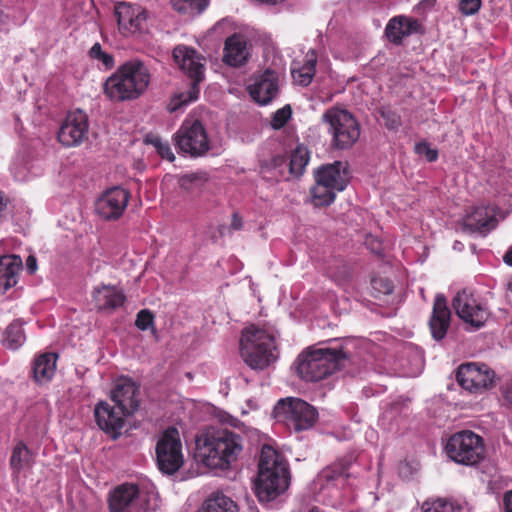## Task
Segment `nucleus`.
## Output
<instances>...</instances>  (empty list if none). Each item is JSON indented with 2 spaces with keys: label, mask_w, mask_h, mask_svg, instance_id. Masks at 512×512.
I'll return each instance as SVG.
<instances>
[{
  "label": "nucleus",
  "mask_w": 512,
  "mask_h": 512,
  "mask_svg": "<svg viewBox=\"0 0 512 512\" xmlns=\"http://www.w3.org/2000/svg\"><path fill=\"white\" fill-rule=\"evenodd\" d=\"M289 464L272 446L261 448L254 492L260 502H270L284 494L290 486Z\"/></svg>",
  "instance_id": "nucleus-1"
},
{
  "label": "nucleus",
  "mask_w": 512,
  "mask_h": 512,
  "mask_svg": "<svg viewBox=\"0 0 512 512\" xmlns=\"http://www.w3.org/2000/svg\"><path fill=\"white\" fill-rule=\"evenodd\" d=\"M149 68L134 59L119 66L104 83V93L112 101L122 102L139 98L148 88Z\"/></svg>",
  "instance_id": "nucleus-2"
},
{
  "label": "nucleus",
  "mask_w": 512,
  "mask_h": 512,
  "mask_svg": "<svg viewBox=\"0 0 512 512\" xmlns=\"http://www.w3.org/2000/svg\"><path fill=\"white\" fill-rule=\"evenodd\" d=\"M173 58L179 68L192 82L184 90L176 91L170 98L167 109L170 113L182 111L199 98V82L203 79L204 65L197 51L188 46L179 45L173 50Z\"/></svg>",
  "instance_id": "nucleus-3"
},
{
  "label": "nucleus",
  "mask_w": 512,
  "mask_h": 512,
  "mask_svg": "<svg viewBox=\"0 0 512 512\" xmlns=\"http://www.w3.org/2000/svg\"><path fill=\"white\" fill-rule=\"evenodd\" d=\"M347 353L341 348H320L299 355L296 371L305 381L317 382L340 370Z\"/></svg>",
  "instance_id": "nucleus-4"
},
{
  "label": "nucleus",
  "mask_w": 512,
  "mask_h": 512,
  "mask_svg": "<svg viewBox=\"0 0 512 512\" xmlns=\"http://www.w3.org/2000/svg\"><path fill=\"white\" fill-rule=\"evenodd\" d=\"M274 336L264 329L250 325L242 332L240 353L247 365L253 369L263 370L274 360Z\"/></svg>",
  "instance_id": "nucleus-5"
},
{
  "label": "nucleus",
  "mask_w": 512,
  "mask_h": 512,
  "mask_svg": "<svg viewBox=\"0 0 512 512\" xmlns=\"http://www.w3.org/2000/svg\"><path fill=\"white\" fill-rule=\"evenodd\" d=\"M274 417L295 432L311 429L318 421L317 409L308 402L287 397L280 399L273 410Z\"/></svg>",
  "instance_id": "nucleus-6"
},
{
  "label": "nucleus",
  "mask_w": 512,
  "mask_h": 512,
  "mask_svg": "<svg viewBox=\"0 0 512 512\" xmlns=\"http://www.w3.org/2000/svg\"><path fill=\"white\" fill-rule=\"evenodd\" d=\"M445 452L457 464L475 466L486 454L484 439L471 430L452 434L446 441Z\"/></svg>",
  "instance_id": "nucleus-7"
},
{
  "label": "nucleus",
  "mask_w": 512,
  "mask_h": 512,
  "mask_svg": "<svg viewBox=\"0 0 512 512\" xmlns=\"http://www.w3.org/2000/svg\"><path fill=\"white\" fill-rule=\"evenodd\" d=\"M323 122L329 125L331 145L339 150L351 148L359 139L360 125L349 111L332 107L322 116Z\"/></svg>",
  "instance_id": "nucleus-8"
},
{
  "label": "nucleus",
  "mask_w": 512,
  "mask_h": 512,
  "mask_svg": "<svg viewBox=\"0 0 512 512\" xmlns=\"http://www.w3.org/2000/svg\"><path fill=\"white\" fill-rule=\"evenodd\" d=\"M195 460L208 469H221L224 465V429L210 426L195 438Z\"/></svg>",
  "instance_id": "nucleus-9"
},
{
  "label": "nucleus",
  "mask_w": 512,
  "mask_h": 512,
  "mask_svg": "<svg viewBox=\"0 0 512 512\" xmlns=\"http://www.w3.org/2000/svg\"><path fill=\"white\" fill-rule=\"evenodd\" d=\"M156 460L161 472L174 474L184 463L182 442L179 431L170 427L166 429L156 443Z\"/></svg>",
  "instance_id": "nucleus-10"
},
{
  "label": "nucleus",
  "mask_w": 512,
  "mask_h": 512,
  "mask_svg": "<svg viewBox=\"0 0 512 512\" xmlns=\"http://www.w3.org/2000/svg\"><path fill=\"white\" fill-rule=\"evenodd\" d=\"M179 150L193 157L203 155L209 149L208 137L202 123L185 119L174 136Z\"/></svg>",
  "instance_id": "nucleus-11"
},
{
  "label": "nucleus",
  "mask_w": 512,
  "mask_h": 512,
  "mask_svg": "<svg viewBox=\"0 0 512 512\" xmlns=\"http://www.w3.org/2000/svg\"><path fill=\"white\" fill-rule=\"evenodd\" d=\"M495 372L486 364L464 363L456 372L458 384L470 392H482L493 386Z\"/></svg>",
  "instance_id": "nucleus-12"
},
{
  "label": "nucleus",
  "mask_w": 512,
  "mask_h": 512,
  "mask_svg": "<svg viewBox=\"0 0 512 512\" xmlns=\"http://www.w3.org/2000/svg\"><path fill=\"white\" fill-rule=\"evenodd\" d=\"M453 307L458 317L475 329L481 328L489 317L487 307L466 289L458 292L454 297Z\"/></svg>",
  "instance_id": "nucleus-13"
},
{
  "label": "nucleus",
  "mask_w": 512,
  "mask_h": 512,
  "mask_svg": "<svg viewBox=\"0 0 512 512\" xmlns=\"http://www.w3.org/2000/svg\"><path fill=\"white\" fill-rule=\"evenodd\" d=\"M88 116L82 110H75L66 116L58 132L59 142L66 147L83 143L88 136Z\"/></svg>",
  "instance_id": "nucleus-14"
},
{
  "label": "nucleus",
  "mask_w": 512,
  "mask_h": 512,
  "mask_svg": "<svg viewBox=\"0 0 512 512\" xmlns=\"http://www.w3.org/2000/svg\"><path fill=\"white\" fill-rule=\"evenodd\" d=\"M115 16L119 30L123 34H132L147 28L148 13L141 6L126 2L118 3L115 6Z\"/></svg>",
  "instance_id": "nucleus-15"
},
{
  "label": "nucleus",
  "mask_w": 512,
  "mask_h": 512,
  "mask_svg": "<svg viewBox=\"0 0 512 512\" xmlns=\"http://www.w3.org/2000/svg\"><path fill=\"white\" fill-rule=\"evenodd\" d=\"M247 89L251 98L259 105L270 104L279 94L278 72L271 68L265 69Z\"/></svg>",
  "instance_id": "nucleus-16"
},
{
  "label": "nucleus",
  "mask_w": 512,
  "mask_h": 512,
  "mask_svg": "<svg viewBox=\"0 0 512 512\" xmlns=\"http://www.w3.org/2000/svg\"><path fill=\"white\" fill-rule=\"evenodd\" d=\"M129 200V193L120 187L108 189L96 201V212L104 219L119 218L125 210Z\"/></svg>",
  "instance_id": "nucleus-17"
},
{
  "label": "nucleus",
  "mask_w": 512,
  "mask_h": 512,
  "mask_svg": "<svg viewBox=\"0 0 512 512\" xmlns=\"http://www.w3.org/2000/svg\"><path fill=\"white\" fill-rule=\"evenodd\" d=\"M95 419L98 426L105 432L116 438L124 426L125 417L130 415L120 406H111L107 402H99L94 409Z\"/></svg>",
  "instance_id": "nucleus-18"
},
{
  "label": "nucleus",
  "mask_w": 512,
  "mask_h": 512,
  "mask_svg": "<svg viewBox=\"0 0 512 512\" xmlns=\"http://www.w3.org/2000/svg\"><path fill=\"white\" fill-rule=\"evenodd\" d=\"M388 41L394 45H401L403 40L413 34H423L422 23L413 17L397 15L392 17L384 30Z\"/></svg>",
  "instance_id": "nucleus-19"
},
{
  "label": "nucleus",
  "mask_w": 512,
  "mask_h": 512,
  "mask_svg": "<svg viewBox=\"0 0 512 512\" xmlns=\"http://www.w3.org/2000/svg\"><path fill=\"white\" fill-rule=\"evenodd\" d=\"M497 224L498 220L493 209L488 206H477L463 218L462 230L485 236L495 229Z\"/></svg>",
  "instance_id": "nucleus-20"
},
{
  "label": "nucleus",
  "mask_w": 512,
  "mask_h": 512,
  "mask_svg": "<svg viewBox=\"0 0 512 512\" xmlns=\"http://www.w3.org/2000/svg\"><path fill=\"white\" fill-rule=\"evenodd\" d=\"M139 387L128 377H119L116 379L111 390V400L116 406H120L124 411L133 414L139 406Z\"/></svg>",
  "instance_id": "nucleus-21"
},
{
  "label": "nucleus",
  "mask_w": 512,
  "mask_h": 512,
  "mask_svg": "<svg viewBox=\"0 0 512 512\" xmlns=\"http://www.w3.org/2000/svg\"><path fill=\"white\" fill-rule=\"evenodd\" d=\"M252 45L246 35L234 33L226 37V66L241 68L251 58Z\"/></svg>",
  "instance_id": "nucleus-22"
},
{
  "label": "nucleus",
  "mask_w": 512,
  "mask_h": 512,
  "mask_svg": "<svg viewBox=\"0 0 512 512\" xmlns=\"http://www.w3.org/2000/svg\"><path fill=\"white\" fill-rule=\"evenodd\" d=\"M451 311L444 295L438 294L433 303L432 314L429 319V329L433 339L442 340L450 327Z\"/></svg>",
  "instance_id": "nucleus-23"
},
{
  "label": "nucleus",
  "mask_w": 512,
  "mask_h": 512,
  "mask_svg": "<svg viewBox=\"0 0 512 512\" xmlns=\"http://www.w3.org/2000/svg\"><path fill=\"white\" fill-rule=\"evenodd\" d=\"M315 181L323 182L337 192L343 191L349 181L347 164L335 161L320 167L315 174Z\"/></svg>",
  "instance_id": "nucleus-24"
},
{
  "label": "nucleus",
  "mask_w": 512,
  "mask_h": 512,
  "mask_svg": "<svg viewBox=\"0 0 512 512\" xmlns=\"http://www.w3.org/2000/svg\"><path fill=\"white\" fill-rule=\"evenodd\" d=\"M244 449L243 437L226 429V478H236L243 464L240 462Z\"/></svg>",
  "instance_id": "nucleus-25"
},
{
  "label": "nucleus",
  "mask_w": 512,
  "mask_h": 512,
  "mask_svg": "<svg viewBox=\"0 0 512 512\" xmlns=\"http://www.w3.org/2000/svg\"><path fill=\"white\" fill-rule=\"evenodd\" d=\"M93 298L99 310H115L125 302L123 291L113 285H100L94 289Z\"/></svg>",
  "instance_id": "nucleus-26"
},
{
  "label": "nucleus",
  "mask_w": 512,
  "mask_h": 512,
  "mask_svg": "<svg viewBox=\"0 0 512 512\" xmlns=\"http://www.w3.org/2000/svg\"><path fill=\"white\" fill-rule=\"evenodd\" d=\"M22 259L17 255L0 256V294L16 285Z\"/></svg>",
  "instance_id": "nucleus-27"
},
{
  "label": "nucleus",
  "mask_w": 512,
  "mask_h": 512,
  "mask_svg": "<svg viewBox=\"0 0 512 512\" xmlns=\"http://www.w3.org/2000/svg\"><path fill=\"white\" fill-rule=\"evenodd\" d=\"M317 54L315 50H309L303 62L293 61L291 64V76L295 83L301 86H308L315 75Z\"/></svg>",
  "instance_id": "nucleus-28"
},
{
  "label": "nucleus",
  "mask_w": 512,
  "mask_h": 512,
  "mask_svg": "<svg viewBox=\"0 0 512 512\" xmlns=\"http://www.w3.org/2000/svg\"><path fill=\"white\" fill-rule=\"evenodd\" d=\"M224 25L218 21L202 38L201 45L210 58L224 60Z\"/></svg>",
  "instance_id": "nucleus-29"
},
{
  "label": "nucleus",
  "mask_w": 512,
  "mask_h": 512,
  "mask_svg": "<svg viewBox=\"0 0 512 512\" xmlns=\"http://www.w3.org/2000/svg\"><path fill=\"white\" fill-rule=\"evenodd\" d=\"M139 494L138 488L134 484H123L114 489L109 497V507L112 512L124 511Z\"/></svg>",
  "instance_id": "nucleus-30"
},
{
  "label": "nucleus",
  "mask_w": 512,
  "mask_h": 512,
  "mask_svg": "<svg viewBox=\"0 0 512 512\" xmlns=\"http://www.w3.org/2000/svg\"><path fill=\"white\" fill-rule=\"evenodd\" d=\"M57 355L45 353L38 356L33 364V376L36 382L44 384L49 382L55 374Z\"/></svg>",
  "instance_id": "nucleus-31"
},
{
  "label": "nucleus",
  "mask_w": 512,
  "mask_h": 512,
  "mask_svg": "<svg viewBox=\"0 0 512 512\" xmlns=\"http://www.w3.org/2000/svg\"><path fill=\"white\" fill-rule=\"evenodd\" d=\"M310 155L307 148L297 146L289 157L287 174L291 177L301 176L309 162Z\"/></svg>",
  "instance_id": "nucleus-32"
},
{
  "label": "nucleus",
  "mask_w": 512,
  "mask_h": 512,
  "mask_svg": "<svg viewBox=\"0 0 512 512\" xmlns=\"http://www.w3.org/2000/svg\"><path fill=\"white\" fill-rule=\"evenodd\" d=\"M22 326V322L14 321L5 329L2 344L6 348L16 350L23 345L26 336Z\"/></svg>",
  "instance_id": "nucleus-33"
},
{
  "label": "nucleus",
  "mask_w": 512,
  "mask_h": 512,
  "mask_svg": "<svg viewBox=\"0 0 512 512\" xmlns=\"http://www.w3.org/2000/svg\"><path fill=\"white\" fill-rule=\"evenodd\" d=\"M337 191L323 182L315 181L311 188L312 203L317 207L329 206L334 202Z\"/></svg>",
  "instance_id": "nucleus-34"
},
{
  "label": "nucleus",
  "mask_w": 512,
  "mask_h": 512,
  "mask_svg": "<svg viewBox=\"0 0 512 512\" xmlns=\"http://www.w3.org/2000/svg\"><path fill=\"white\" fill-rule=\"evenodd\" d=\"M209 0H171L175 11L186 16L202 13L208 6Z\"/></svg>",
  "instance_id": "nucleus-35"
},
{
  "label": "nucleus",
  "mask_w": 512,
  "mask_h": 512,
  "mask_svg": "<svg viewBox=\"0 0 512 512\" xmlns=\"http://www.w3.org/2000/svg\"><path fill=\"white\" fill-rule=\"evenodd\" d=\"M353 460L354 459L352 455H347L338 459L324 470V476L328 480H334L341 476L348 477V471L353 463Z\"/></svg>",
  "instance_id": "nucleus-36"
},
{
  "label": "nucleus",
  "mask_w": 512,
  "mask_h": 512,
  "mask_svg": "<svg viewBox=\"0 0 512 512\" xmlns=\"http://www.w3.org/2000/svg\"><path fill=\"white\" fill-rule=\"evenodd\" d=\"M32 461V455L30 450L22 442L18 443L12 452L10 464L14 471L19 472L24 467L30 465Z\"/></svg>",
  "instance_id": "nucleus-37"
},
{
  "label": "nucleus",
  "mask_w": 512,
  "mask_h": 512,
  "mask_svg": "<svg viewBox=\"0 0 512 512\" xmlns=\"http://www.w3.org/2000/svg\"><path fill=\"white\" fill-rule=\"evenodd\" d=\"M205 181L206 177L203 173H188L181 176L179 185L186 191H194L199 189Z\"/></svg>",
  "instance_id": "nucleus-38"
},
{
  "label": "nucleus",
  "mask_w": 512,
  "mask_h": 512,
  "mask_svg": "<svg viewBox=\"0 0 512 512\" xmlns=\"http://www.w3.org/2000/svg\"><path fill=\"white\" fill-rule=\"evenodd\" d=\"M198 512H224V493H213L198 510Z\"/></svg>",
  "instance_id": "nucleus-39"
},
{
  "label": "nucleus",
  "mask_w": 512,
  "mask_h": 512,
  "mask_svg": "<svg viewBox=\"0 0 512 512\" xmlns=\"http://www.w3.org/2000/svg\"><path fill=\"white\" fill-rule=\"evenodd\" d=\"M146 142L151 144L162 158L167 159L170 162L174 161L175 156L167 141L158 136H149L147 137Z\"/></svg>",
  "instance_id": "nucleus-40"
},
{
  "label": "nucleus",
  "mask_w": 512,
  "mask_h": 512,
  "mask_svg": "<svg viewBox=\"0 0 512 512\" xmlns=\"http://www.w3.org/2000/svg\"><path fill=\"white\" fill-rule=\"evenodd\" d=\"M422 508L423 512H459V509L453 503L443 499L425 502Z\"/></svg>",
  "instance_id": "nucleus-41"
},
{
  "label": "nucleus",
  "mask_w": 512,
  "mask_h": 512,
  "mask_svg": "<svg viewBox=\"0 0 512 512\" xmlns=\"http://www.w3.org/2000/svg\"><path fill=\"white\" fill-rule=\"evenodd\" d=\"M292 116V109L290 105L278 109L272 116L271 126L275 130L283 128Z\"/></svg>",
  "instance_id": "nucleus-42"
},
{
  "label": "nucleus",
  "mask_w": 512,
  "mask_h": 512,
  "mask_svg": "<svg viewBox=\"0 0 512 512\" xmlns=\"http://www.w3.org/2000/svg\"><path fill=\"white\" fill-rule=\"evenodd\" d=\"M89 56L103 64L105 68H111L114 64L113 57L104 52L99 43H95L89 50Z\"/></svg>",
  "instance_id": "nucleus-43"
},
{
  "label": "nucleus",
  "mask_w": 512,
  "mask_h": 512,
  "mask_svg": "<svg viewBox=\"0 0 512 512\" xmlns=\"http://www.w3.org/2000/svg\"><path fill=\"white\" fill-rule=\"evenodd\" d=\"M380 115L384 120V125L389 130H396L401 125V117L398 113L388 108H382Z\"/></svg>",
  "instance_id": "nucleus-44"
},
{
  "label": "nucleus",
  "mask_w": 512,
  "mask_h": 512,
  "mask_svg": "<svg viewBox=\"0 0 512 512\" xmlns=\"http://www.w3.org/2000/svg\"><path fill=\"white\" fill-rule=\"evenodd\" d=\"M371 285L373 290L377 293L374 295L375 297H378L380 294L388 295L392 293L394 288L393 283L389 279L383 277L372 278Z\"/></svg>",
  "instance_id": "nucleus-45"
},
{
  "label": "nucleus",
  "mask_w": 512,
  "mask_h": 512,
  "mask_svg": "<svg viewBox=\"0 0 512 512\" xmlns=\"http://www.w3.org/2000/svg\"><path fill=\"white\" fill-rule=\"evenodd\" d=\"M500 404L502 407L512 411V380L503 383L500 388Z\"/></svg>",
  "instance_id": "nucleus-46"
},
{
  "label": "nucleus",
  "mask_w": 512,
  "mask_h": 512,
  "mask_svg": "<svg viewBox=\"0 0 512 512\" xmlns=\"http://www.w3.org/2000/svg\"><path fill=\"white\" fill-rule=\"evenodd\" d=\"M289 158L285 155H276L271 160V166L277 170L279 176L288 180L291 176L287 174Z\"/></svg>",
  "instance_id": "nucleus-47"
},
{
  "label": "nucleus",
  "mask_w": 512,
  "mask_h": 512,
  "mask_svg": "<svg viewBox=\"0 0 512 512\" xmlns=\"http://www.w3.org/2000/svg\"><path fill=\"white\" fill-rule=\"evenodd\" d=\"M415 152L418 155L425 156L428 162H435L438 159V150L431 148L429 143L423 141L415 145Z\"/></svg>",
  "instance_id": "nucleus-48"
},
{
  "label": "nucleus",
  "mask_w": 512,
  "mask_h": 512,
  "mask_svg": "<svg viewBox=\"0 0 512 512\" xmlns=\"http://www.w3.org/2000/svg\"><path fill=\"white\" fill-rule=\"evenodd\" d=\"M482 5V0H460L459 11L466 16L476 14Z\"/></svg>",
  "instance_id": "nucleus-49"
},
{
  "label": "nucleus",
  "mask_w": 512,
  "mask_h": 512,
  "mask_svg": "<svg viewBox=\"0 0 512 512\" xmlns=\"http://www.w3.org/2000/svg\"><path fill=\"white\" fill-rule=\"evenodd\" d=\"M153 320V314L149 310L144 309L138 312L135 325L140 330L145 331L153 325Z\"/></svg>",
  "instance_id": "nucleus-50"
},
{
  "label": "nucleus",
  "mask_w": 512,
  "mask_h": 512,
  "mask_svg": "<svg viewBox=\"0 0 512 512\" xmlns=\"http://www.w3.org/2000/svg\"><path fill=\"white\" fill-rule=\"evenodd\" d=\"M503 507L505 512H512V490L506 491L504 493Z\"/></svg>",
  "instance_id": "nucleus-51"
},
{
  "label": "nucleus",
  "mask_w": 512,
  "mask_h": 512,
  "mask_svg": "<svg viewBox=\"0 0 512 512\" xmlns=\"http://www.w3.org/2000/svg\"><path fill=\"white\" fill-rule=\"evenodd\" d=\"M366 244L369 245L371 247V250L376 253V254H380L381 253V243L374 239V238H368L366 240Z\"/></svg>",
  "instance_id": "nucleus-52"
},
{
  "label": "nucleus",
  "mask_w": 512,
  "mask_h": 512,
  "mask_svg": "<svg viewBox=\"0 0 512 512\" xmlns=\"http://www.w3.org/2000/svg\"><path fill=\"white\" fill-rule=\"evenodd\" d=\"M230 228L232 230H240L242 228V218L237 213L232 215Z\"/></svg>",
  "instance_id": "nucleus-53"
},
{
  "label": "nucleus",
  "mask_w": 512,
  "mask_h": 512,
  "mask_svg": "<svg viewBox=\"0 0 512 512\" xmlns=\"http://www.w3.org/2000/svg\"><path fill=\"white\" fill-rule=\"evenodd\" d=\"M26 266L30 273H34L37 269V260L34 256L30 255L26 259Z\"/></svg>",
  "instance_id": "nucleus-54"
},
{
  "label": "nucleus",
  "mask_w": 512,
  "mask_h": 512,
  "mask_svg": "<svg viewBox=\"0 0 512 512\" xmlns=\"http://www.w3.org/2000/svg\"><path fill=\"white\" fill-rule=\"evenodd\" d=\"M226 512H239L237 504L226 497Z\"/></svg>",
  "instance_id": "nucleus-55"
},
{
  "label": "nucleus",
  "mask_w": 512,
  "mask_h": 512,
  "mask_svg": "<svg viewBox=\"0 0 512 512\" xmlns=\"http://www.w3.org/2000/svg\"><path fill=\"white\" fill-rule=\"evenodd\" d=\"M7 20H8V17L4 12L3 5L0 3V30L2 29V27L4 25H6Z\"/></svg>",
  "instance_id": "nucleus-56"
},
{
  "label": "nucleus",
  "mask_w": 512,
  "mask_h": 512,
  "mask_svg": "<svg viewBox=\"0 0 512 512\" xmlns=\"http://www.w3.org/2000/svg\"><path fill=\"white\" fill-rule=\"evenodd\" d=\"M12 171L14 173V177L19 181H24L27 179V176L22 174L20 171L17 170L15 164L12 167Z\"/></svg>",
  "instance_id": "nucleus-57"
},
{
  "label": "nucleus",
  "mask_w": 512,
  "mask_h": 512,
  "mask_svg": "<svg viewBox=\"0 0 512 512\" xmlns=\"http://www.w3.org/2000/svg\"><path fill=\"white\" fill-rule=\"evenodd\" d=\"M504 261L509 266H512V247L507 251V253L504 255Z\"/></svg>",
  "instance_id": "nucleus-58"
},
{
  "label": "nucleus",
  "mask_w": 512,
  "mask_h": 512,
  "mask_svg": "<svg viewBox=\"0 0 512 512\" xmlns=\"http://www.w3.org/2000/svg\"><path fill=\"white\" fill-rule=\"evenodd\" d=\"M7 200L5 199L3 193L0 191V213L6 208Z\"/></svg>",
  "instance_id": "nucleus-59"
},
{
  "label": "nucleus",
  "mask_w": 512,
  "mask_h": 512,
  "mask_svg": "<svg viewBox=\"0 0 512 512\" xmlns=\"http://www.w3.org/2000/svg\"><path fill=\"white\" fill-rule=\"evenodd\" d=\"M225 421H226V425H231V426H235V422L237 421L236 419H234L231 415H229L228 413H226V418H225Z\"/></svg>",
  "instance_id": "nucleus-60"
},
{
  "label": "nucleus",
  "mask_w": 512,
  "mask_h": 512,
  "mask_svg": "<svg viewBox=\"0 0 512 512\" xmlns=\"http://www.w3.org/2000/svg\"><path fill=\"white\" fill-rule=\"evenodd\" d=\"M308 512H325L317 506H313Z\"/></svg>",
  "instance_id": "nucleus-61"
},
{
  "label": "nucleus",
  "mask_w": 512,
  "mask_h": 512,
  "mask_svg": "<svg viewBox=\"0 0 512 512\" xmlns=\"http://www.w3.org/2000/svg\"><path fill=\"white\" fill-rule=\"evenodd\" d=\"M509 290L511 291L512 293V283L509 285Z\"/></svg>",
  "instance_id": "nucleus-62"
}]
</instances>
